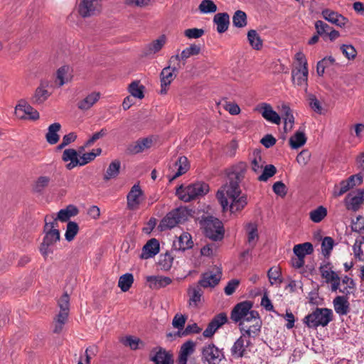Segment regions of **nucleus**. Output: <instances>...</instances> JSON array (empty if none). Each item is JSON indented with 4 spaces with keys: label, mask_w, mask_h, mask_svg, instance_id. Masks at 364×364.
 Instances as JSON below:
<instances>
[{
    "label": "nucleus",
    "mask_w": 364,
    "mask_h": 364,
    "mask_svg": "<svg viewBox=\"0 0 364 364\" xmlns=\"http://www.w3.org/2000/svg\"><path fill=\"white\" fill-rule=\"evenodd\" d=\"M50 182V178L46 176H39L33 184L32 190L34 193H42Z\"/></svg>",
    "instance_id": "43"
},
{
    "label": "nucleus",
    "mask_w": 364,
    "mask_h": 364,
    "mask_svg": "<svg viewBox=\"0 0 364 364\" xmlns=\"http://www.w3.org/2000/svg\"><path fill=\"white\" fill-rule=\"evenodd\" d=\"M334 246V240L331 237H325L321 242V252L325 258H328Z\"/></svg>",
    "instance_id": "53"
},
{
    "label": "nucleus",
    "mask_w": 364,
    "mask_h": 364,
    "mask_svg": "<svg viewBox=\"0 0 364 364\" xmlns=\"http://www.w3.org/2000/svg\"><path fill=\"white\" fill-rule=\"evenodd\" d=\"M253 343L250 338L241 333L230 348V354L234 359L247 358L252 351Z\"/></svg>",
    "instance_id": "8"
},
{
    "label": "nucleus",
    "mask_w": 364,
    "mask_h": 364,
    "mask_svg": "<svg viewBox=\"0 0 364 364\" xmlns=\"http://www.w3.org/2000/svg\"><path fill=\"white\" fill-rule=\"evenodd\" d=\"M69 312L60 311L55 319L53 332L59 333L63 330V326L68 320Z\"/></svg>",
    "instance_id": "48"
},
{
    "label": "nucleus",
    "mask_w": 364,
    "mask_h": 364,
    "mask_svg": "<svg viewBox=\"0 0 364 364\" xmlns=\"http://www.w3.org/2000/svg\"><path fill=\"white\" fill-rule=\"evenodd\" d=\"M247 40L252 48L260 50L262 48V40L255 30L252 29L248 31Z\"/></svg>",
    "instance_id": "44"
},
{
    "label": "nucleus",
    "mask_w": 364,
    "mask_h": 364,
    "mask_svg": "<svg viewBox=\"0 0 364 364\" xmlns=\"http://www.w3.org/2000/svg\"><path fill=\"white\" fill-rule=\"evenodd\" d=\"M152 139L146 137L137 140L127 147V151L131 154H137L149 149L152 145Z\"/></svg>",
    "instance_id": "25"
},
{
    "label": "nucleus",
    "mask_w": 364,
    "mask_h": 364,
    "mask_svg": "<svg viewBox=\"0 0 364 364\" xmlns=\"http://www.w3.org/2000/svg\"><path fill=\"white\" fill-rule=\"evenodd\" d=\"M252 305L253 304L250 301H245L238 303L231 311V319L235 323L239 322L247 313L252 311Z\"/></svg>",
    "instance_id": "15"
},
{
    "label": "nucleus",
    "mask_w": 364,
    "mask_h": 364,
    "mask_svg": "<svg viewBox=\"0 0 364 364\" xmlns=\"http://www.w3.org/2000/svg\"><path fill=\"white\" fill-rule=\"evenodd\" d=\"M166 38L164 35H161L155 41L147 44L144 48V55L146 56L154 55L159 52L165 45Z\"/></svg>",
    "instance_id": "35"
},
{
    "label": "nucleus",
    "mask_w": 364,
    "mask_h": 364,
    "mask_svg": "<svg viewBox=\"0 0 364 364\" xmlns=\"http://www.w3.org/2000/svg\"><path fill=\"white\" fill-rule=\"evenodd\" d=\"M58 306L60 311L69 312L70 310V297L67 293H65L58 300Z\"/></svg>",
    "instance_id": "61"
},
{
    "label": "nucleus",
    "mask_w": 364,
    "mask_h": 364,
    "mask_svg": "<svg viewBox=\"0 0 364 364\" xmlns=\"http://www.w3.org/2000/svg\"><path fill=\"white\" fill-rule=\"evenodd\" d=\"M100 11L98 0H82L78 6V12L83 17H90Z\"/></svg>",
    "instance_id": "14"
},
{
    "label": "nucleus",
    "mask_w": 364,
    "mask_h": 364,
    "mask_svg": "<svg viewBox=\"0 0 364 364\" xmlns=\"http://www.w3.org/2000/svg\"><path fill=\"white\" fill-rule=\"evenodd\" d=\"M341 282H342L343 284H347V287H344L343 289H340V292L346 296L350 294L349 289H353L355 288V282L352 278L347 275L343 277L342 279H341Z\"/></svg>",
    "instance_id": "57"
},
{
    "label": "nucleus",
    "mask_w": 364,
    "mask_h": 364,
    "mask_svg": "<svg viewBox=\"0 0 364 364\" xmlns=\"http://www.w3.org/2000/svg\"><path fill=\"white\" fill-rule=\"evenodd\" d=\"M146 280L149 287L152 289L165 287L172 282L170 277L164 276H147Z\"/></svg>",
    "instance_id": "29"
},
{
    "label": "nucleus",
    "mask_w": 364,
    "mask_h": 364,
    "mask_svg": "<svg viewBox=\"0 0 364 364\" xmlns=\"http://www.w3.org/2000/svg\"><path fill=\"white\" fill-rule=\"evenodd\" d=\"M222 272L220 269H217L215 272L212 271L206 272L202 274L198 284L204 288L215 287L221 279Z\"/></svg>",
    "instance_id": "11"
},
{
    "label": "nucleus",
    "mask_w": 364,
    "mask_h": 364,
    "mask_svg": "<svg viewBox=\"0 0 364 364\" xmlns=\"http://www.w3.org/2000/svg\"><path fill=\"white\" fill-rule=\"evenodd\" d=\"M261 173H262L258 176V180L259 181H267L277 173V168L272 164L267 165L263 166Z\"/></svg>",
    "instance_id": "54"
},
{
    "label": "nucleus",
    "mask_w": 364,
    "mask_h": 364,
    "mask_svg": "<svg viewBox=\"0 0 364 364\" xmlns=\"http://www.w3.org/2000/svg\"><path fill=\"white\" fill-rule=\"evenodd\" d=\"M173 259V257L170 253H166L163 258L161 259L159 264L162 269L164 270H168L172 267Z\"/></svg>",
    "instance_id": "63"
},
{
    "label": "nucleus",
    "mask_w": 364,
    "mask_h": 364,
    "mask_svg": "<svg viewBox=\"0 0 364 364\" xmlns=\"http://www.w3.org/2000/svg\"><path fill=\"white\" fill-rule=\"evenodd\" d=\"M213 23L217 26L219 33H225L230 25V16L228 13H218L213 17Z\"/></svg>",
    "instance_id": "34"
},
{
    "label": "nucleus",
    "mask_w": 364,
    "mask_h": 364,
    "mask_svg": "<svg viewBox=\"0 0 364 364\" xmlns=\"http://www.w3.org/2000/svg\"><path fill=\"white\" fill-rule=\"evenodd\" d=\"M196 343L193 341L189 340L185 342L181 346L177 363H187L188 357L194 353Z\"/></svg>",
    "instance_id": "30"
},
{
    "label": "nucleus",
    "mask_w": 364,
    "mask_h": 364,
    "mask_svg": "<svg viewBox=\"0 0 364 364\" xmlns=\"http://www.w3.org/2000/svg\"><path fill=\"white\" fill-rule=\"evenodd\" d=\"M264 161L262 157L260 151L254 150L250 155V167L251 170L256 174L262 172Z\"/></svg>",
    "instance_id": "37"
},
{
    "label": "nucleus",
    "mask_w": 364,
    "mask_h": 364,
    "mask_svg": "<svg viewBox=\"0 0 364 364\" xmlns=\"http://www.w3.org/2000/svg\"><path fill=\"white\" fill-rule=\"evenodd\" d=\"M335 62L332 56L325 57L318 62L316 66V72L318 76H322L324 73L325 69L332 65Z\"/></svg>",
    "instance_id": "52"
},
{
    "label": "nucleus",
    "mask_w": 364,
    "mask_h": 364,
    "mask_svg": "<svg viewBox=\"0 0 364 364\" xmlns=\"http://www.w3.org/2000/svg\"><path fill=\"white\" fill-rule=\"evenodd\" d=\"M143 192L138 184H134L127 196V206L130 210H136L141 203Z\"/></svg>",
    "instance_id": "16"
},
{
    "label": "nucleus",
    "mask_w": 364,
    "mask_h": 364,
    "mask_svg": "<svg viewBox=\"0 0 364 364\" xmlns=\"http://www.w3.org/2000/svg\"><path fill=\"white\" fill-rule=\"evenodd\" d=\"M334 310L340 316L347 315L350 311V304L347 296H337L333 301Z\"/></svg>",
    "instance_id": "28"
},
{
    "label": "nucleus",
    "mask_w": 364,
    "mask_h": 364,
    "mask_svg": "<svg viewBox=\"0 0 364 364\" xmlns=\"http://www.w3.org/2000/svg\"><path fill=\"white\" fill-rule=\"evenodd\" d=\"M247 167L245 162H240L232 166L231 172L228 174L229 182L225 185H235L236 183L237 186H240L239 184L244 178Z\"/></svg>",
    "instance_id": "17"
},
{
    "label": "nucleus",
    "mask_w": 364,
    "mask_h": 364,
    "mask_svg": "<svg viewBox=\"0 0 364 364\" xmlns=\"http://www.w3.org/2000/svg\"><path fill=\"white\" fill-rule=\"evenodd\" d=\"M247 233V243L251 248H254L259 239L257 225L253 223H249L246 225Z\"/></svg>",
    "instance_id": "38"
},
{
    "label": "nucleus",
    "mask_w": 364,
    "mask_h": 364,
    "mask_svg": "<svg viewBox=\"0 0 364 364\" xmlns=\"http://www.w3.org/2000/svg\"><path fill=\"white\" fill-rule=\"evenodd\" d=\"M44 231L58 230L55 228L58 227V217L54 218L53 215H46L45 217Z\"/></svg>",
    "instance_id": "58"
},
{
    "label": "nucleus",
    "mask_w": 364,
    "mask_h": 364,
    "mask_svg": "<svg viewBox=\"0 0 364 364\" xmlns=\"http://www.w3.org/2000/svg\"><path fill=\"white\" fill-rule=\"evenodd\" d=\"M198 284L196 286H191L188 289L189 296L188 305L191 307H197L200 302L203 291Z\"/></svg>",
    "instance_id": "33"
},
{
    "label": "nucleus",
    "mask_w": 364,
    "mask_h": 364,
    "mask_svg": "<svg viewBox=\"0 0 364 364\" xmlns=\"http://www.w3.org/2000/svg\"><path fill=\"white\" fill-rule=\"evenodd\" d=\"M121 342L125 346H129L132 350L139 348V344H142V341L136 337L127 336L121 340Z\"/></svg>",
    "instance_id": "56"
},
{
    "label": "nucleus",
    "mask_w": 364,
    "mask_h": 364,
    "mask_svg": "<svg viewBox=\"0 0 364 364\" xmlns=\"http://www.w3.org/2000/svg\"><path fill=\"white\" fill-rule=\"evenodd\" d=\"M217 9V5L213 0H202L198 6V10L201 14H213Z\"/></svg>",
    "instance_id": "49"
},
{
    "label": "nucleus",
    "mask_w": 364,
    "mask_h": 364,
    "mask_svg": "<svg viewBox=\"0 0 364 364\" xmlns=\"http://www.w3.org/2000/svg\"><path fill=\"white\" fill-rule=\"evenodd\" d=\"M15 114L21 119L36 120L39 119L38 112L23 100H20L16 106Z\"/></svg>",
    "instance_id": "9"
},
{
    "label": "nucleus",
    "mask_w": 364,
    "mask_h": 364,
    "mask_svg": "<svg viewBox=\"0 0 364 364\" xmlns=\"http://www.w3.org/2000/svg\"><path fill=\"white\" fill-rule=\"evenodd\" d=\"M308 77L307 67L299 68L297 70H293L291 73L292 82L295 85H298L299 89L306 90Z\"/></svg>",
    "instance_id": "27"
},
{
    "label": "nucleus",
    "mask_w": 364,
    "mask_h": 364,
    "mask_svg": "<svg viewBox=\"0 0 364 364\" xmlns=\"http://www.w3.org/2000/svg\"><path fill=\"white\" fill-rule=\"evenodd\" d=\"M159 241L155 238H152L143 247L140 257L141 259L151 258L159 253Z\"/></svg>",
    "instance_id": "26"
},
{
    "label": "nucleus",
    "mask_w": 364,
    "mask_h": 364,
    "mask_svg": "<svg viewBox=\"0 0 364 364\" xmlns=\"http://www.w3.org/2000/svg\"><path fill=\"white\" fill-rule=\"evenodd\" d=\"M194 211L186 206H180L168 212L160 221L159 228L161 231L171 230L182 224L192 216Z\"/></svg>",
    "instance_id": "2"
},
{
    "label": "nucleus",
    "mask_w": 364,
    "mask_h": 364,
    "mask_svg": "<svg viewBox=\"0 0 364 364\" xmlns=\"http://www.w3.org/2000/svg\"><path fill=\"white\" fill-rule=\"evenodd\" d=\"M306 137L304 132L297 131L289 139V144L292 149H298L305 144Z\"/></svg>",
    "instance_id": "45"
},
{
    "label": "nucleus",
    "mask_w": 364,
    "mask_h": 364,
    "mask_svg": "<svg viewBox=\"0 0 364 364\" xmlns=\"http://www.w3.org/2000/svg\"><path fill=\"white\" fill-rule=\"evenodd\" d=\"M120 168H121V163L119 160H114V161H112L109 164V165L104 175L103 179L105 181H107L112 178H116L119 173Z\"/></svg>",
    "instance_id": "41"
},
{
    "label": "nucleus",
    "mask_w": 364,
    "mask_h": 364,
    "mask_svg": "<svg viewBox=\"0 0 364 364\" xmlns=\"http://www.w3.org/2000/svg\"><path fill=\"white\" fill-rule=\"evenodd\" d=\"M262 321L257 319L252 325L247 326L244 322L239 323V329L242 335L250 338H255L259 336L261 331Z\"/></svg>",
    "instance_id": "18"
},
{
    "label": "nucleus",
    "mask_w": 364,
    "mask_h": 364,
    "mask_svg": "<svg viewBox=\"0 0 364 364\" xmlns=\"http://www.w3.org/2000/svg\"><path fill=\"white\" fill-rule=\"evenodd\" d=\"M189 167L188 159L183 156H180L171 168L172 172H174V173L173 176H170V181L175 180L176 178L186 173Z\"/></svg>",
    "instance_id": "19"
},
{
    "label": "nucleus",
    "mask_w": 364,
    "mask_h": 364,
    "mask_svg": "<svg viewBox=\"0 0 364 364\" xmlns=\"http://www.w3.org/2000/svg\"><path fill=\"white\" fill-rule=\"evenodd\" d=\"M50 92H34L31 97L33 104L40 105L44 102L49 97Z\"/></svg>",
    "instance_id": "62"
},
{
    "label": "nucleus",
    "mask_w": 364,
    "mask_h": 364,
    "mask_svg": "<svg viewBox=\"0 0 364 364\" xmlns=\"http://www.w3.org/2000/svg\"><path fill=\"white\" fill-rule=\"evenodd\" d=\"M247 23L246 14L241 10L236 11L232 16L233 26L237 28H243L246 26Z\"/></svg>",
    "instance_id": "50"
},
{
    "label": "nucleus",
    "mask_w": 364,
    "mask_h": 364,
    "mask_svg": "<svg viewBox=\"0 0 364 364\" xmlns=\"http://www.w3.org/2000/svg\"><path fill=\"white\" fill-rule=\"evenodd\" d=\"M240 186L235 185H225L223 190L217 193V198L223 208V210H230L232 213L242 210L247 203V196H240Z\"/></svg>",
    "instance_id": "1"
},
{
    "label": "nucleus",
    "mask_w": 364,
    "mask_h": 364,
    "mask_svg": "<svg viewBox=\"0 0 364 364\" xmlns=\"http://www.w3.org/2000/svg\"><path fill=\"white\" fill-rule=\"evenodd\" d=\"M278 109L281 112L282 117L284 119V132H287L293 128L294 124V117L293 115V112L289 106L284 103H282L280 106H278Z\"/></svg>",
    "instance_id": "20"
},
{
    "label": "nucleus",
    "mask_w": 364,
    "mask_h": 364,
    "mask_svg": "<svg viewBox=\"0 0 364 364\" xmlns=\"http://www.w3.org/2000/svg\"><path fill=\"white\" fill-rule=\"evenodd\" d=\"M62 160L65 162L70 161L66 164V168L68 170L74 168L80 164L77 151L74 149H65L62 155Z\"/></svg>",
    "instance_id": "31"
},
{
    "label": "nucleus",
    "mask_w": 364,
    "mask_h": 364,
    "mask_svg": "<svg viewBox=\"0 0 364 364\" xmlns=\"http://www.w3.org/2000/svg\"><path fill=\"white\" fill-rule=\"evenodd\" d=\"M327 215V209L320 205L309 213L310 219L316 223H320Z\"/></svg>",
    "instance_id": "47"
},
{
    "label": "nucleus",
    "mask_w": 364,
    "mask_h": 364,
    "mask_svg": "<svg viewBox=\"0 0 364 364\" xmlns=\"http://www.w3.org/2000/svg\"><path fill=\"white\" fill-rule=\"evenodd\" d=\"M60 128L61 125L58 122L53 123L48 127V132L46 135L48 144H55L58 141L59 135L58 134V132Z\"/></svg>",
    "instance_id": "39"
},
{
    "label": "nucleus",
    "mask_w": 364,
    "mask_h": 364,
    "mask_svg": "<svg viewBox=\"0 0 364 364\" xmlns=\"http://www.w3.org/2000/svg\"><path fill=\"white\" fill-rule=\"evenodd\" d=\"M134 282V276L131 273H126L122 275L118 281V287L124 292L127 291Z\"/></svg>",
    "instance_id": "46"
},
{
    "label": "nucleus",
    "mask_w": 364,
    "mask_h": 364,
    "mask_svg": "<svg viewBox=\"0 0 364 364\" xmlns=\"http://www.w3.org/2000/svg\"><path fill=\"white\" fill-rule=\"evenodd\" d=\"M71 78L70 69L68 65H63L58 69L55 75L50 80H43L36 91H47L48 89H58L68 83Z\"/></svg>",
    "instance_id": "6"
},
{
    "label": "nucleus",
    "mask_w": 364,
    "mask_h": 364,
    "mask_svg": "<svg viewBox=\"0 0 364 364\" xmlns=\"http://www.w3.org/2000/svg\"><path fill=\"white\" fill-rule=\"evenodd\" d=\"M293 251L296 257L304 259L306 255H310L314 252V247L311 242H307L294 245Z\"/></svg>",
    "instance_id": "40"
},
{
    "label": "nucleus",
    "mask_w": 364,
    "mask_h": 364,
    "mask_svg": "<svg viewBox=\"0 0 364 364\" xmlns=\"http://www.w3.org/2000/svg\"><path fill=\"white\" fill-rule=\"evenodd\" d=\"M228 321V317L225 313H220L215 316L208 323L207 328L203 333L205 338L212 337L216 331Z\"/></svg>",
    "instance_id": "13"
},
{
    "label": "nucleus",
    "mask_w": 364,
    "mask_h": 364,
    "mask_svg": "<svg viewBox=\"0 0 364 364\" xmlns=\"http://www.w3.org/2000/svg\"><path fill=\"white\" fill-rule=\"evenodd\" d=\"M100 97V92H91L79 100L77 106L81 110H87L98 101Z\"/></svg>",
    "instance_id": "36"
},
{
    "label": "nucleus",
    "mask_w": 364,
    "mask_h": 364,
    "mask_svg": "<svg viewBox=\"0 0 364 364\" xmlns=\"http://www.w3.org/2000/svg\"><path fill=\"white\" fill-rule=\"evenodd\" d=\"M315 28L316 32L320 36L327 35L330 30L332 28L326 23L318 20L315 23Z\"/></svg>",
    "instance_id": "59"
},
{
    "label": "nucleus",
    "mask_w": 364,
    "mask_h": 364,
    "mask_svg": "<svg viewBox=\"0 0 364 364\" xmlns=\"http://www.w3.org/2000/svg\"><path fill=\"white\" fill-rule=\"evenodd\" d=\"M333 318V314L331 309L316 307L314 311L304 318L303 322L309 328H317L318 326H326Z\"/></svg>",
    "instance_id": "3"
},
{
    "label": "nucleus",
    "mask_w": 364,
    "mask_h": 364,
    "mask_svg": "<svg viewBox=\"0 0 364 364\" xmlns=\"http://www.w3.org/2000/svg\"><path fill=\"white\" fill-rule=\"evenodd\" d=\"M200 46L196 44H191L189 47L182 50L181 53V58L182 60H186L193 55H196L200 52Z\"/></svg>",
    "instance_id": "55"
},
{
    "label": "nucleus",
    "mask_w": 364,
    "mask_h": 364,
    "mask_svg": "<svg viewBox=\"0 0 364 364\" xmlns=\"http://www.w3.org/2000/svg\"><path fill=\"white\" fill-rule=\"evenodd\" d=\"M259 110L262 116L268 122L275 124H279L281 122V117L274 110L272 106L267 103H262L259 105Z\"/></svg>",
    "instance_id": "22"
},
{
    "label": "nucleus",
    "mask_w": 364,
    "mask_h": 364,
    "mask_svg": "<svg viewBox=\"0 0 364 364\" xmlns=\"http://www.w3.org/2000/svg\"><path fill=\"white\" fill-rule=\"evenodd\" d=\"M205 236L213 241L223 239L225 230L223 223L218 218L208 215L203 216L200 220Z\"/></svg>",
    "instance_id": "4"
},
{
    "label": "nucleus",
    "mask_w": 364,
    "mask_h": 364,
    "mask_svg": "<svg viewBox=\"0 0 364 364\" xmlns=\"http://www.w3.org/2000/svg\"><path fill=\"white\" fill-rule=\"evenodd\" d=\"M225 359L223 348L220 349L213 343H206L201 348V360L204 364H220Z\"/></svg>",
    "instance_id": "7"
},
{
    "label": "nucleus",
    "mask_w": 364,
    "mask_h": 364,
    "mask_svg": "<svg viewBox=\"0 0 364 364\" xmlns=\"http://www.w3.org/2000/svg\"><path fill=\"white\" fill-rule=\"evenodd\" d=\"M150 360L155 364H173L172 354L161 347H156L151 350Z\"/></svg>",
    "instance_id": "12"
},
{
    "label": "nucleus",
    "mask_w": 364,
    "mask_h": 364,
    "mask_svg": "<svg viewBox=\"0 0 364 364\" xmlns=\"http://www.w3.org/2000/svg\"><path fill=\"white\" fill-rule=\"evenodd\" d=\"M173 246L176 250L185 251L192 248L193 242L188 232H183L177 240L173 242Z\"/></svg>",
    "instance_id": "32"
},
{
    "label": "nucleus",
    "mask_w": 364,
    "mask_h": 364,
    "mask_svg": "<svg viewBox=\"0 0 364 364\" xmlns=\"http://www.w3.org/2000/svg\"><path fill=\"white\" fill-rule=\"evenodd\" d=\"M45 236L40 247V252L43 257H47L53 253V246L60 240V235L59 230L44 231Z\"/></svg>",
    "instance_id": "10"
},
{
    "label": "nucleus",
    "mask_w": 364,
    "mask_h": 364,
    "mask_svg": "<svg viewBox=\"0 0 364 364\" xmlns=\"http://www.w3.org/2000/svg\"><path fill=\"white\" fill-rule=\"evenodd\" d=\"M178 70L176 68L170 65L164 68L160 74L161 90L165 91L166 87L169 85L176 78Z\"/></svg>",
    "instance_id": "24"
},
{
    "label": "nucleus",
    "mask_w": 364,
    "mask_h": 364,
    "mask_svg": "<svg viewBox=\"0 0 364 364\" xmlns=\"http://www.w3.org/2000/svg\"><path fill=\"white\" fill-rule=\"evenodd\" d=\"M77 213V208L73 205H69L66 208L61 209L58 213V219L62 222H66L70 218L75 216Z\"/></svg>",
    "instance_id": "42"
},
{
    "label": "nucleus",
    "mask_w": 364,
    "mask_h": 364,
    "mask_svg": "<svg viewBox=\"0 0 364 364\" xmlns=\"http://www.w3.org/2000/svg\"><path fill=\"white\" fill-rule=\"evenodd\" d=\"M205 31L202 28H188L184 31V35L188 38L192 39V38H200L203 34Z\"/></svg>",
    "instance_id": "60"
},
{
    "label": "nucleus",
    "mask_w": 364,
    "mask_h": 364,
    "mask_svg": "<svg viewBox=\"0 0 364 364\" xmlns=\"http://www.w3.org/2000/svg\"><path fill=\"white\" fill-rule=\"evenodd\" d=\"M186 321V316L182 314H176L173 318L172 325L174 328L178 330H181L183 328Z\"/></svg>",
    "instance_id": "64"
},
{
    "label": "nucleus",
    "mask_w": 364,
    "mask_h": 364,
    "mask_svg": "<svg viewBox=\"0 0 364 364\" xmlns=\"http://www.w3.org/2000/svg\"><path fill=\"white\" fill-rule=\"evenodd\" d=\"M364 191H359L356 196H353L351 193L348 194L345 198V204L347 210L353 212L358 211L363 203Z\"/></svg>",
    "instance_id": "21"
},
{
    "label": "nucleus",
    "mask_w": 364,
    "mask_h": 364,
    "mask_svg": "<svg viewBox=\"0 0 364 364\" xmlns=\"http://www.w3.org/2000/svg\"><path fill=\"white\" fill-rule=\"evenodd\" d=\"M79 231V226L74 221H69L67 224V228L65 234V240L68 242L73 240Z\"/></svg>",
    "instance_id": "51"
},
{
    "label": "nucleus",
    "mask_w": 364,
    "mask_h": 364,
    "mask_svg": "<svg viewBox=\"0 0 364 364\" xmlns=\"http://www.w3.org/2000/svg\"><path fill=\"white\" fill-rule=\"evenodd\" d=\"M209 191V186L204 182H197L186 187L181 185L176 191V195L181 200L190 202L197 197L205 195Z\"/></svg>",
    "instance_id": "5"
},
{
    "label": "nucleus",
    "mask_w": 364,
    "mask_h": 364,
    "mask_svg": "<svg viewBox=\"0 0 364 364\" xmlns=\"http://www.w3.org/2000/svg\"><path fill=\"white\" fill-rule=\"evenodd\" d=\"M322 16L326 21L340 27L345 26L348 22L343 15L327 9L322 11Z\"/></svg>",
    "instance_id": "23"
}]
</instances>
